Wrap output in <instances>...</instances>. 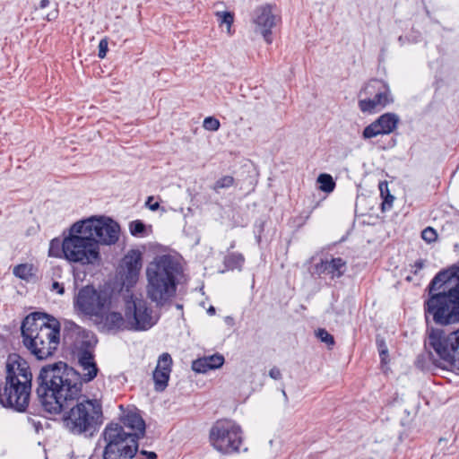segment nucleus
<instances>
[{
  "mask_svg": "<svg viewBox=\"0 0 459 459\" xmlns=\"http://www.w3.org/2000/svg\"><path fill=\"white\" fill-rule=\"evenodd\" d=\"M37 394L44 409L59 413L78 398L82 383L78 373L63 362L44 366L38 377Z\"/></svg>",
  "mask_w": 459,
  "mask_h": 459,
  "instance_id": "obj_1",
  "label": "nucleus"
},
{
  "mask_svg": "<svg viewBox=\"0 0 459 459\" xmlns=\"http://www.w3.org/2000/svg\"><path fill=\"white\" fill-rule=\"evenodd\" d=\"M25 347L38 359L53 356L60 342V324L54 317L42 313H32L22 325Z\"/></svg>",
  "mask_w": 459,
  "mask_h": 459,
  "instance_id": "obj_2",
  "label": "nucleus"
},
{
  "mask_svg": "<svg viewBox=\"0 0 459 459\" xmlns=\"http://www.w3.org/2000/svg\"><path fill=\"white\" fill-rule=\"evenodd\" d=\"M32 374L28 362L16 353L6 361V382L0 392V403L18 411H23L30 401Z\"/></svg>",
  "mask_w": 459,
  "mask_h": 459,
  "instance_id": "obj_3",
  "label": "nucleus"
},
{
  "mask_svg": "<svg viewBox=\"0 0 459 459\" xmlns=\"http://www.w3.org/2000/svg\"><path fill=\"white\" fill-rule=\"evenodd\" d=\"M180 269L179 263L167 255L155 257L148 264L146 293L156 306H164L176 295V276Z\"/></svg>",
  "mask_w": 459,
  "mask_h": 459,
  "instance_id": "obj_4",
  "label": "nucleus"
},
{
  "mask_svg": "<svg viewBox=\"0 0 459 459\" xmlns=\"http://www.w3.org/2000/svg\"><path fill=\"white\" fill-rule=\"evenodd\" d=\"M62 253L69 263L80 265L95 264L101 259L97 241L87 233L82 221L74 222L65 235Z\"/></svg>",
  "mask_w": 459,
  "mask_h": 459,
  "instance_id": "obj_5",
  "label": "nucleus"
},
{
  "mask_svg": "<svg viewBox=\"0 0 459 459\" xmlns=\"http://www.w3.org/2000/svg\"><path fill=\"white\" fill-rule=\"evenodd\" d=\"M425 348L435 351L444 368L459 371V329L450 333L435 327L428 329Z\"/></svg>",
  "mask_w": 459,
  "mask_h": 459,
  "instance_id": "obj_6",
  "label": "nucleus"
},
{
  "mask_svg": "<svg viewBox=\"0 0 459 459\" xmlns=\"http://www.w3.org/2000/svg\"><path fill=\"white\" fill-rule=\"evenodd\" d=\"M106 442L104 459H132L137 451V442L129 439L122 426L108 424L103 432Z\"/></svg>",
  "mask_w": 459,
  "mask_h": 459,
  "instance_id": "obj_7",
  "label": "nucleus"
},
{
  "mask_svg": "<svg viewBox=\"0 0 459 459\" xmlns=\"http://www.w3.org/2000/svg\"><path fill=\"white\" fill-rule=\"evenodd\" d=\"M100 414V407L96 401L85 400L71 408L64 422L71 432L82 434L94 429Z\"/></svg>",
  "mask_w": 459,
  "mask_h": 459,
  "instance_id": "obj_8",
  "label": "nucleus"
},
{
  "mask_svg": "<svg viewBox=\"0 0 459 459\" xmlns=\"http://www.w3.org/2000/svg\"><path fill=\"white\" fill-rule=\"evenodd\" d=\"M74 306L76 312L89 316L95 322L111 307V298L104 291H98L93 287L85 286L75 296Z\"/></svg>",
  "mask_w": 459,
  "mask_h": 459,
  "instance_id": "obj_9",
  "label": "nucleus"
},
{
  "mask_svg": "<svg viewBox=\"0 0 459 459\" xmlns=\"http://www.w3.org/2000/svg\"><path fill=\"white\" fill-rule=\"evenodd\" d=\"M210 441L220 453L236 452L242 443L240 427L231 420H218L210 430Z\"/></svg>",
  "mask_w": 459,
  "mask_h": 459,
  "instance_id": "obj_10",
  "label": "nucleus"
},
{
  "mask_svg": "<svg viewBox=\"0 0 459 459\" xmlns=\"http://www.w3.org/2000/svg\"><path fill=\"white\" fill-rule=\"evenodd\" d=\"M125 301V316L129 330L145 331L156 323L144 299L130 295Z\"/></svg>",
  "mask_w": 459,
  "mask_h": 459,
  "instance_id": "obj_11",
  "label": "nucleus"
},
{
  "mask_svg": "<svg viewBox=\"0 0 459 459\" xmlns=\"http://www.w3.org/2000/svg\"><path fill=\"white\" fill-rule=\"evenodd\" d=\"M86 228L87 233L100 245H113L119 238L120 227L108 217L91 216L88 219L82 220Z\"/></svg>",
  "mask_w": 459,
  "mask_h": 459,
  "instance_id": "obj_12",
  "label": "nucleus"
},
{
  "mask_svg": "<svg viewBox=\"0 0 459 459\" xmlns=\"http://www.w3.org/2000/svg\"><path fill=\"white\" fill-rule=\"evenodd\" d=\"M359 97V108L364 113L379 111L393 101L390 90L377 81L368 83Z\"/></svg>",
  "mask_w": 459,
  "mask_h": 459,
  "instance_id": "obj_13",
  "label": "nucleus"
},
{
  "mask_svg": "<svg viewBox=\"0 0 459 459\" xmlns=\"http://www.w3.org/2000/svg\"><path fill=\"white\" fill-rule=\"evenodd\" d=\"M279 21L275 4H264L257 6L251 15V25L254 32L261 35L266 43H272V30Z\"/></svg>",
  "mask_w": 459,
  "mask_h": 459,
  "instance_id": "obj_14",
  "label": "nucleus"
},
{
  "mask_svg": "<svg viewBox=\"0 0 459 459\" xmlns=\"http://www.w3.org/2000/svg\"><path fill=\"white\" fill-rule=\"evenodd\" d=\"M142 268V254L132 249L127 252L121 262V269L125 275L124 284L133 286L138 281Z\"/></svg>",
  "mask_w": 459,
  "mask_h": 459,
  "instance_id": "obj_15",
  "label": "nucleus"
},
{
  "mask_svg": "<svg viewBox=\"0 0 459 459\" xmlns=\"http://www.w3.org/2000/svg\"><path fill=\"white\" fill-rule=\"evenodd\" d=\"M398 122L399 117L395 114L385 113L365 127L363 137L370 139L380 134H391L396 128Z\"/></svg>",
  "mask_w": 459,
  "mask_h": 459,
  "instance_id": "obj_16",
  "label": "nucleus"
},
{
  "mask_svg": "<svg viewBox=\"0 0 459 459\" xmlns=\"http://www.w3.org/2000/svg\"><path fill=\"white\" fill-rule=\"evenodd\" d=\"M94 323L100 329L108 332L129 330L126 316H123L119 312L111 310L110 307L102 313Z\"/></svg>",
  "mask_w": 459,
  "mask_h": 459,
  "instance_id": "obj_17",
  "label": "nucleus"
},
{
  "mask_svg": "<svg viewBox=\"0 0 459 459\" xmlns=\"http://www.w3.org/2000/svg\"><path fill=\"white\" fill-rule=\"evenodd\" d=\"M172 359L168 353H163L159 360L156 369L153 372V380L156 391H163L169 379Z\"/></svg>",
  "mask_w": 459,
  "mask_h": 459,
  "instance_id": "obj_18",
  "label": "nucleus"
},
{
  "mask_svg": "<svg viewBox=\"0 0 459 459\" xmlns=\"http://www.w3.org/2000/svg\"><path fill=\"white\" fill-rule=\"evenodd\" d=\"M458 273L459 267L454 272L445 271L437 273L432 280L429 286L430 296L432 294H437L438 292L436 291L441 290L445 285H447L448 290L456 286L459 283Z\"/></svg>",
  "mask_w": 459,
  "mask_h": 459,
  "instance_id": "obj_19",
  "label": "nucleus"
},
{
  "mask_svg": "<svg viewBox=\"0 0 459 459\" xmlns=\"http://www.w3.org/2000/svg\"><path fill=\"white\" fill-rule=\"evenodd\" d=\"M124 427L128 429L129 431H126V435L128 436L129 439H134L137 442V439L143 436L145 431V423L142 417L136 413H128L123 420Z\"/></svg>",
  "mask_w": 459,
  "mask_h": 459,
  "instance_id": "obj_20",
  "label": "nucleus"
},
{
  "mask_svg": "<svg viewBox=\"0 0 459 459\" xmlns=\"http://www.w3.org/2000/svg\"><path fill=\"white\" fill-rule=\"evenodd\" d=\"M82 368V379L84 382L91 381L98 373V368L94 362L93 355L87 351H82L78 358Z\"/></svg>",
  "mask_w": 459,
  "mask_h": 459,
  "instance_id": "obj_21",
  "label": "nucleus"
},
{
  "mask_svg": "<svg viewBox=\"0 0 459 459\" xmlns=\"http://www.w3.org/2000/svg\"><path fill=\"white\" fill-rule=\"evenodd\" d=\"M224 363L222 355L214 354L195 360L192 368L197 373H206L209 370L221 368Z\"/></svg>",
  "mask_w": 459,
  "mask_h": 459,
  "instance_id": "obj_22",
  "label": "nucleus"
},
{
  "mask_svg": "<svg viewBox=\"0 0 459 459\" xmlns=\"http://www.w3.org/2000/svg\"><path fill=\"white\" fill-rule=\"evenodd\" d=\"M323 271L329 274L331 278H340L346 271V262L342 258H333L322 263Z\"/></svg>",
  "mask_w": 459,
  "mask_h": 459,
  "instance_id": "obj_23",
  "label": "nucleus"
},
{
  "mask_svg": "<svg viewBox=\"0 0 459 459\" xmlns=\"http://www.w3.org/2000/svg\"><path fill=\"white\" fill-rule=\"evenodd\" d=\"M13 273L20 279L30 281L34 275V266L31 264H21L13 268Z\"/></svg>",
  "mask_w": 459,
  "mask_h": 459,
  "instance_id": "obj_24",
  "label": "nucleus"
},
{
  "mask_svg": "<svg viewBox=\"0 0 459 459\" xmlns=\"http://www.w3.org/2000/svg\"><path fill=\"white\" fill-rule=\"evenodd\" d=\"M317 183L319 184V189L325 193H332L335 187L333 177L326 173H322L318 176Z\"/></svg>",
  "mask_w": 459,
  "mask_h": 459,
  "instance_id": "obj_25",
  "label": "nucleus"
},
{
  "mask_svg": "<svg viewBox=\"0 0 459 459\" xmlns=\"http://www.w3.org/2000/svg\"><path fill=\"white\" fill-rule=\"evenodd\" d=\"M215 15L218 19L220 26L226 25L228 34H231V26L234 22V14L230 12H216Z\"/></svg>",
  "mask_w": 459,
  "mask_h": 459,
  "instance_id": "obj_26",
  "label": "nucleus"
},
{
  "mask_svg": "<svg viewBox=\"0 0 459 459\" xmlns=\"http://www.w3.org/2000/svg\"><path fill=\"white\" fill-rule=\"evenodd\" d=\"M48 255H49V256H53V257H60L63 255L62 240L54 238L50 241Z\"/></svg>",
  "mask_w": 459,
  "mask_h": 459,
  "instance_id": "obj_27",
  "label": "nucleus"
},
{
  "mask_svg": "<svg viewBox=\"0 0 459 459\" xmlns=\"http://www.w3.org/2000/svg\"><path fill=\"white\" fill-rule=\"evenodd\" d=\"M316 336L322 342L327 344L328 346H333L334 344V339L332 334H330L325 329H318L316 331Z\"/></svg>",
  "mask_w": 459,
  "mask_h": 459,
  "instance_id": "obj_28",
  "label": "nucleus"
},
{
  "mask_svg": "<svg viewBox=\"0 0 459 459\" xmlns=\"http://www.w3.org/2000/svg\"><path fill=\"white\" fill-rule=\"evenodd\" d=\"M234 183V179L232 177L230 176H225V177H222L221 178L218 179L214 186H213V189L215 191H219L220 189H222V188H228L230 186H231Z\"/></svg>",
  "mask_w": 459,
  "mask_h": 459,
  "instance_id": "obj_29",
  "label": "nucleus"
},
{
  "mask_svg": "<svg viewBox=\"0 0 459 459\" xmlns=\"http://www.w3.org/2000/svg\"><path fill=\"white\" fill-rule=\"evenodd\" d=\"M220 121L213 117H207L203 122V126L208 131H217L220 128Z\"/></svg>",
  "mask_w": 459,
  "mask_h": 459,
  "instance_id": "obj_30",
  "label": "nucleus"
},
{
  "mask_svg": "<svg viewBox=\"0 0 459 459\" xmlns=\"http://www.w3.org/2000/svg\"><path fill=\"white\" fill-rule=\"evenodd\" d=\"M129 230L132 235L137 236L143 233L145 226L142 221H134L130 223Z\"/></svg>",
  "mask_w": 459,
  "mask_h": 459,
  "instance_id": "obj_31",
  "label": "nucleus"
},
{
  "mask_svg": "<svg viewBox=\"0 0 459 459\" xmlns=\"http://www.w3.org/2000/svg\"><path fill=\"white\" fill-rule=\"evenodd\" d=\"M421 237L426 242L431 243L436 241L437 234L434 229L429 227L423 230Z\"/></svg>",
  "mask_w": 459,
  "mask_h": 459,
  "instance_id": "obj_32",
  "label": "nucleus"
},
{
  "mask_svg": "<svg viewBox=\"0 0 459 459\" xmlns=\"http://www.w3.org/2000/svg\"><path fill=\"white\" fill-rule=\"evenodd\" d=\"M108 52V40L107 39H102L99 43V57L104 58Z\"/></svg>",
  "mask_w": 459,
  "mask_h": 459,
  "instance_id": "obj_33",
  "label": "nucleus"
},
{
  "mask_svg": "<svg viewBox=\"0 0 459 459\" xmlns=\"http://www.w3.org/2000/svg\"><path fill=\"white\" fill-rule=\"evenodd\" d=\"M394 197L390 195L388 192L385 196H384V202L382 204V210L385 211L386 209H390L394 203Z\"/></svg>",
  "mask_w": 459,
  "mask_h": 459,
  "instance_id": "obj_34",
  "label": "nucleus"
},
{
  "mask_svg": "<svg viewBox=\"0 0 459 459\" xmlns=\"http://www.w3.org/2000/svg\"><path fill=\"white\" fill-rule=\"evenodd\" d=\"M145 205L151 210V211H157L160 209V204L158 202H154L153 196H149Z\"/></svg>",
  "mask_w": 459,
  "mask_h": 459,
  "instance_id": "obj_35",
  "label": "nucleus"
},
{
  "mask_svg": "<svg viewBox=\"0 0 459 459\" xmlns=\"http://www.w3.org/2000/svg\"><path fill=\"white\" fill-rule=\"evenodd\" d=\"M51 290L56 292L59 295H63L65 292V288L63 284L58 281H54L51 285Z\"/></svg>",
  "mask_w": 459,
  "mask_h": 459,
  "instance_id": "obj_36",
  "label": "nucleus"
},
{
  "mask_svg": "<svg viewBox=\"0 0 459 459\" xmlns=\"http://www.w3.org/2000/svg\"><path fill=\"white\" fill-rule=\"evenodd\" d=\"M269 376L275 380H278L281 377V370L278 368H272L269 371Z\"/></svg>",
  "mask_w": 459,
  "mask_h": 459,
  "instance_id": "obj_37",
  "label": "nucleus"
},
{
  "mask_svg": "<svg viewBox=\"0 0 459 459\" xmlns=\"http://www.w3.org/2000/svg\"><path fill=\"white\" fill-rule=\"evenodd\" d=\"M378 348L380 351V355L382 356V360H385V354L387 353V348L383 341L378 342Z\"/></svg>",
  "mask_w": 459,
  "mask_h": 459,
  "instance_id": "obj_38",
  "label": "nucleus"
},
{
  "mask_svg": "<svg viewBox=\"0 0 459 459\" xmlns=\"http://www.w3.org/2000/svg\"><path fill=\"white\" fill-rule=\"evenodd\" d=\"M58 11L57 9H54L50 13H48L46 16L48 21H53L57 17Z\"/></svg>",
  "mask_w": 459,
  "mask_h": 459,
  "instance_id": "obj_39",
  "label": "nucleus"
},
{
  "mask_svg": "<svg viewBox=\"0 0 459 459\" xmlns=\"http://www.w3.org/2000/svg\"><path fill=\"white\" fill-rule=\"evenodd\" d=\"M141 454L147 455L148 459H155L157 457L154 452L142 451Z\"/></svg>",
  "mask_w": 459,
  "mask_h": 459,
  "instance_id": "obj_40",
  "label": "nucleus"
},
{
  "mask_svg": "<svg viewBox=\"0 0 459 459\" xmlns=\"http://www.w3.org/2000/svg\"><path fill=\"white\" fill-rule=\"evenodd\" d=\"M424 263L422 260L417 261L414 264L415 267V273L423 268Z\"/></svg>",
  "mask_w": 459,
  "mask_h": 459,
  "instance_id": "obj_41",
  "label": "nucleus"
},
{
  "mask_svg": "<svg viewBox=\"0 0 459 459\" xmlns=\"http://www.w3.org/2000/svg\"><path fill=\"white\" fill-rule=\"evenodd\" d=\"M48 4H49V1H48V0H41V1H40V4H39V7H40V8H45V7H47Z\"/></svg>",
  "mask_w": 459,
  "mask_h": 459,
  "instance_id": "obj_42",
  "label": "nucleus"
},
{
  "mask_svg": "<svg viewBox=\"0 0 459 459\" xmlns=\"http://www.w3.org/2000/svg\"><path fill=\"white\" fill-rule=\"evenodd\" d=\"M207 312L210 314V315H213L215 313V308L213 307H210L207 310Z\"/></svg>",
  "mask_w": 459,
  "mask_h": 459,
  "instance_id": "obj_43",
  "label": "nucleus"
},
{
  "mask_svg": "<svg viewBox=\"0 0 459 459\" xmlns=\"http://www.w3.org/2000/svg\"><path fill=\"white\" fill-rule=\"evenodd\" d=\"M383 187H384V184H383V183H381V184L379 185V188H380V191H381V195H382V196H384V189H383Z\"/></svg>",
  "mask_w": 459,
  "mask_h": 459,
  "instance_id": "obj_44",
  "label": "nucleus"
},
{
  "mask_svg": "<svg viewBox=\"0 0 459 459\" xmlns=\"http://www.w3.org/2000/svg\"><path fill=\"white\" fill-rule=\"evenodd\" d=\"M282 394H283V396H284L285 400H287V399H288V397H287V394H286V393H285V391H284V390H282Z\"/></svg>",
  "mask_w": 459,
  "mask_h": 459,
  "instance_id": "obj_45",
  "label": "nucleus"
}]
</instances>
